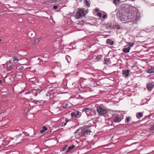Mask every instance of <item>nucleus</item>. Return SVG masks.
Listing matches in <instances>:
<instances>
[{"instance_id": "nucleus-25", "label": "nucleus", "mask_w": 154, "mask_h": 154, "mask_svg": "<svg viewBox=\"0 0 154 154\" xmlns=\"http://www.w3.org/2000/svg\"><path fill=\"white\" fill-rule=\"evenodd\" d=\"M120 0H113V3L115 5L117 4L118 3H119Z\"/></svg>"}, {"instance_id": "nucleus-15", "label": "nucleus", "mask_w": 154, "mask_h": 154, "mask_svg": "<svg viewBox=\"0 0 154 154\" xmlns=\"http://www.w3.org/2000/svg\"><path fill=\"white\" fill-rule=\"evenodd\" d=\"M130 47H128L127 48H124L123 49V51L125 53H128L129 52Z\"/></svg>"}, {"instance_id": "nucleus-13", "label": "nucleus", "mask_w": 154, "mask_h": 154, "mask_svg": "<svg viewBox=\"0 0 154 154\" xmlns=\"http://www.w3.org/2000/svg\"><path fill=\"white\" fill-rule=\"evenodd\" d=\"M16 69L18 72H21L23 71L24 68L23 66H20L17 67Z\"/></svg>"}, {"instance_id": "nucleus-32", "label": "nucleus", "mask_w": 154, "mask_h": 154, "mask_svg": "<svg viewBox=\"0 0 154 154\" xmlns=\"http://www.w3.org/2000/svg\"><path fill=\"white\" fill-rule=\"evenodd\" d=\"M31 101L32 102H34L35 103V104H37L38 103H39V100H36L35 101V100H31Z\"/></svg>"}, {"instance_id": "nucleus-14", "label": "nucleus", "mask_w": 154, "mask_h": 154, "mask_svg": "<svg viewBox=\"0 0 154 154\" xmlns=\"http://www.w3.org/2000/svg\"><path fill=\"white\" fill-rule=\"evenodd\" d=\"M106 43L107 44L112 45H113L114 42L113 41H111L109 39H107L106 40Z\"/></svg>"}, {"instance_id": "nucleus-50", "label": "nucleus", "mask_w": 154, "mask_h": 154, "mask_svg": "<svg viewBox=\"0 0 154 154\" xmlns=\"http://www.w3.org/2000/svg\"><path fill=\"white\" fill-rule=\"evenodd\" d=\"M28 78H32V77H29V76H28Z\"/></svg>"}, {"instance_id": "nucleus-4", "label": "nucleus", "mask_w": 154, "mask_h": 154, "mask_svg": "<svg viewBox=\"0 0 154 154\" xmlns=\"http://www.w3.org/2000/svg\"><path fill=\"white\" fill-rule=\"evenodd\" d=\"M145 126L148 127V129L151 131L154 130V123L152 122L151 120H148L145 123Z\"/></svg>"}, {"instance_id": "nucleus-21", "label": "nucleus", "mask_w": 154, "mask_h": 154, "mask_svg": "<svg viewBox=\"0 0 154 154\" xmlns=\"http://www.w3.org/2000/svg\"><path fill=\"white\" fill-rule=\"evenodd\" d=\"M29 80L31 82H34L36 80V78L34 77H32L31 78H28Z\"/></svg>"}, {"instance_id": "nucleus-41", "label": "nucleus", "mask_w": 154, "mask_h": 154, "mask_svg": "<svg viewBox=\"0 0 154 154\" xmlns=\"http://www.w3.org/2000/svg\"><path fill=\"white\" fill-rule=\"evenodd\" d=\"M107 15L106 14H103L102 16V17L103 19H105L106 18Z\"/></svg>"}, {"instance_id": "nucleus-7", "label": "nucleus", "mask_w": 154, "mask_h": 154, "mask_svg": "<svg viewBox=\"0 0 154 154\" xmlns=\"http://www.w3.org/2000/svg\"><path fill=\"white\" fill-rule=\"evenodd\" d=\"M124 116H116L112 120L114 122H117L119 123L121 120L123 119Z\"/></svg>"}, {"instance_id": "nucleus-23", "label": "nucleus", "mask_w": 154, "mask_h": 154, "mask_svg": "<svg viewBox=\"0 0 154 154\" xmlns=\"http://www.w3.org/2000/svg\"><path fill=\"white\" fill-rule=\"evenodd\" d=\"M84 2L85 3L86 5L88 7H89L90 4L89 3L87 0H85Z\"/></svg>"}, {"instance_id": "nucleus-8", "label": "nucleus", "mask_w": 154, "mask_h": 154, "mask_svg": "<svg viewBox=\"0 0 154 154\" xmlns=\"http://www.w3.org/2000/svg\"><path fill=\"white\" fill-rule=\"evenodd\" d=\"M146 85L147 89L149 91H150L152 90V87L154 86V82L147 84Z\"/></svg>"}, {"instance_id": "nucleus-27", "label": "nucleus", "mask_w": 154, "mask_h": 154, "mask_svg": "<svg viewBox=\"0 0 154 154\" xmlns=\"http://www.w3.org/2000/svg\"><path fill=\"white\" fill-rule=\"evenodd\" d=\"M131 119V118L130 116L127 117L125 120V122L127 123L129 122L130 120Z\"/></svg>"}, {"instance_id": "nucleus-51", "label": "nucleus", "mask_w": 154, "mask_h": 154, "mask_svg": "<svg viewBox=\"0 0 154 154\" xmlns=\"http://www.w3.org/2000/svg\"><path fill=\"white\" fill-rule=\"evenodd\" d=\"M82 0H79V2H82Z\"/></svg>"}, {"instance_id": "nucleus-48", "label": "nucleus", "mask_w": 154, "mask_h": 154, "mask_svg": "<svg viewBox=\"0 0 154 154\" xmlns=\"http://www.w3.org/2000/svg\"><path fill=\"white\" fill-rule=\"evenodd\" d=\"M2 81L0 79V84H2Z\"/></svg>"}, {"instance_id": "nucleus-49", "label": "nucleus", "mask_w": 154, "mask_h": 154, "mask_svg": "<svg viewBox=\"0 0 154 154\" xmlns=\"http://www.w3.org/2000/svg\"><path fill=\"white\" fill-rule=\"evenodd\" d=\"M86 79H85V80H84V81L83 82H82V83H84V82H85V81H86Z\"/></svg>"}, {"instance_id": "nucleus-55", "label": "nucleus", "mask_w": 154, "mask_h": 154, "mask_svg": "<svg viewBox=\"0 0 154 154\" xmlns=\"http://www.w3.org/2000/svg\"><path fill=\"white\" fill-rule=\"evenodd\" d=\"M37 94H35V96H37Z\"/></svg>"}, {"instance_id": "nucleus-58", "label": "nucleus", "mask_w": 154, "mask_h": 154, "mask_svg": "<svg viewBox=\"0 0 154 154\" xmlns=\"http://www.w3.org/2000/svg\"><path fill=\"white\" fill-rule=\"evenodd\" d=\"M85 85H87V84H85Z\"/></svg>"}, {"instance_id": "nucleus-47", "label": "nucleus", "mask_w": 154, "mask_h": 154, "mask_svg": "<svg viewBox=\"0 0 154 154\" xmlns=\"http://www.w3.org/2000/svg\"><path fill=\"white\" fill-rule=\"evenodd\" d=\"M66 123H66V122H65V123H64V126L66 125Z\"/></svg>"}, {"instance_id": "nucleus-1", "label": "nucleus", "mask_w": 154, "mask_h": 154, "mask_svg": "<svg viewBox=\"0 0 154 154\" xmlns=\"http://www.w3.org/2000/svg\"><path fill=\"white\" fill-rule=\"evenodd\" d=\"M85 15V11L83 9H82L76 12L75 17L76 19H78L80 18H82Z\"/></svg>"}, {"instance_id": "nucleus-31", "label": "nucleus", "mask_w": 154, "mask_h": 154, "mask_svg": "<svg viewBox=\"0 0 154 154\" xmlns=\"http://www.w3.org/2000/svg\"><path fill=\"white\" fill-rule=\"evenodd\" d=\"M97 16H98V17H102V13L100 12H99V13H98L97 14Z\"/></svg>"}, {"instance_id": "nucleus-53", "label": "nucleus", "mask_w": 154, "mask_h": 154, "mask_svg": "<svg viewBox=\"0 0 154 154\" xmlns=\"http://www.w3.org/2000/svg\"><path fill=\"white\" fill-rule=\"evenodd\" d=\"M146 117H147V116H145V119L146 118Z\"/></svg>"}, {"instance_id": "nucleus-28", "label": "nucleus", "mask_w": 154, "mask_h": 154, "mask_svg": "<svg viewBox=\"0 0 154 154\" xmlns=\"http://www.w3.org/2000/svg\"><path fill=\"white\" fill-rule=\"evenodd\" d=\"M13 60L14 61H18L19 60L18 58L17 57H16V56L13 57Z\"/></svg>"}, {"instance_id": "nucleus-43", "label": "nucleus", "mask_w": 154, "mask_h": 154, "mask_svg": "<svg viewBox=\"0 0 154 154\" xmlns=\"http://www.w3.org/2000/svg\"><path fill=\"white\" fill-rule=\"evenodd\" d=\"M44 101H44L43 100H41L39 101V103H44Z\"/></svg>"}, {"instance_id": "nucleus-39", "label": "nucleus", "mask_w": 154, "mask_h": 154, "mask_svg": "<svg viewBox=\"0 0 154 154\" xmlns=\"http://www.w3.org/2000/svg\"><path fill=\"white\" fill-rule=\"evenodd\" d=\"M57 5H54L53 6V8L55 10L57 8Z\"/></svg>"}, {"instance_id": "nucleus-33", "label": "nucleus", "mask_w": 154, "mask_h": 154, "mask_svg": "<svg viewBox=\"0 0 154 154\" xmlns=\"http://www.w3.org/2000/svg\"><path fill=\"white\" fill-rule=\"evenodd\" d=\"M134 44V43L133 42H130L129 43H128V45L129 46H130L131 47H132L133 46Z\"/></svg>"}, {"instance_id": "nucleus-37", "label": "nucleus", "mask_w": 154, "mask_h": 154, "mask_svg": "<svg viewBox=\"0 0 154 154\" xmlns=\"http://www.w3.org/2000/svg\"><path fill=\"white\" fill-rule=\"evenodd\" d=\"M68 58H70V57L68 56H66V59L67 60V61L69 63V61L68 60Z\"/></svg>"}, {"instance_id": "nucleus-45", "label": "nucleus", "mask_w": 154, "mask_h": 154, "mask_svg": "<svg viewBox=\"0 0 154 154\" xmlns=\"http://www.w3.org/2000/svg\"><path fill=\"white\" fill-rule=\"evenodd\" d=\"M95 11L96 12H98L99 11V9L97 8L96 9H95Z\"/></svg>"}, {"instance_id": "nucleus-60", "label": "nucleus", "mask_w": 154, "mask_h": 154, "mask_svg": "<svg viewBox=\"0 0 154 154\" xmlns=\"http://www.w3.org/2000/svg\"><path fill=\"white\" fill-rule=\"evenodd\" d=\"M50 154H54L53 153H51Z\"/></svg>"}, {"instance_id": "nucleus-19", "label": "nucleus", "mask_w": 154, "mask_h": 154, "mask_svg": "<svg viewBox=\"0 0 154 154\" xmlns=\"http://www.w3.org/2000/svg\"><path fill=\"white\" fill-rule=\"evenodd\" d=\"M103 57L102 55H98L96 57L95 59L97 60V61L100 60Z\"/></svg>"}, {"instance_id": "nucleus-35", "label": "nucleus", "mask_w": 154, "mask_h": 154, "mask_svg": "<svg viewBox=\"0 0 154 154\" xmlns=\"http://www.w3.org/2000/svg\"><path fill=\"white\" fill-rule=\"evenodd\" d=\"M108 61V60H107L106 58H104V64H107V62Z\"/></svg>"}, {"instance_id": "nucleus-61", "label": "nucleus", "mask_w": 154, "mask_h": 154, "mask_svg": "<svg viewBox=\"0 0 154 154\" xmlns=\"http://www.w3.org/2000/svg\"><path fill=\"white\" fill-rule=\"evenodd\" d=\"M153 117H154V115L153 116Z\"/></svg>"}, {"instance_id": "nucleus-59", "label": "nucleus", "mask_w": 154, "mask_h": 154, "mask_svg": "<svg viewBox=\"0 0 154 154\" xmlns=\"http://www.w3.org/2000/svg\"><path fill=\"white\" fill-rule=\"evenodd\" d=\"M147 51V50H146V51Z\"/></svg>"}, {"instance_id": "nucleus-44", "label": "nucleus", "mask_w": 154, "mask_h": 154, "mask_svg": "<svg viewBox=\"0 0 154 154\" xmlns=\"http://www.w3.org/2000/svg\"><path fill=\"white\" fill-rule=\"evenodd\" d=\"M69 120L67 118H66L65 119L66 122L67 123L69 121Z\"/></svg>"}, {"instance_id": "nucleus-38", "label": "nucleus", "mask_w": 154, "mask_h": 154, "mask_svg": "<svg viewBox=\"0 0 154 154\" xmlns=\"http://www.w3.org/2000/svg\"><path fill=\"white\" fill-rule=\"evenodd\" d=\"M54 1V2H61V0H53Z\"/></svg>"}, {"instance_id": "nucleus-12", "label": "nucleus", "mask_w": 154, "mask_h": 154, "mask_svg": "<svg viewBox=\"0 0 154 154\" xmlns=\"http://www.w3.org/2000/svg\"><path fill=\"white\" fill-rule=\"evenodd\" d=\"M128 6H125L124 8H123V10L125 12L128 14L130 12V8L128 7Z\"/></svg>"}, {"instance_id": "nucleus-2", "label": "nucleus", "mask_w": 154, "mask_h": 154, "mask_svg": "<svg viewBox=\"0 0 154 154\" xmlns=\"http://www.w3.org/2000/svg\"><path fill=\"white\" fill-rule=\"evenodd\" d=\"M83 111L85 112L88 116L93 115L95 114V111L94 110L87 107L84 108Z\"/></svg>"}, {"instance_id": "nucleus-17", "label": "nucleus", "mask_w": 154, "mask_h": 154, "mask_svg": "<svg viewBox=\"0 0 154 154\" xmlns=\"http://www.w3.org/2000/svg\"><path fill=\"white\" fill-rule=\"evenodd\" d=\"M146 72L148 73H152L154 72V67H152L151 69H149L146 70Z\"/></svg>"}, {"instance_id": "nucleus-6", "label": "nucleus", "mask_w": 154, "mask_h": 154, "mask_svg": "<svg viewBox=\"0 0 154 154\" xmlns=\"http://www.w3.org/2000/svg\"><path fill=\"white\" fill-rule=\"evenodd\" d=\"M84 128L83 127H81L76 130L75 132H74L75 135H78L79 136L82 137Z\"/></svg>"}, {"instance_id": "nucleus-30", "label": "nucleus", "mask_w": 154, "mask_h": 154, "mask_svg": "<svg viewBox=\"0 0 154 154\" xmlns=\"http://www.w3.org/2000/svg\"><path fill=\"white\" fill-rule=\"evenodd\" d=\"M109 28H110L111 29L114 28V26H112V23H109L108 26Z\"/></svg>"}, {"instance_id": "nucleus-29", "label": "nucleus", "mask_w": 154, "mask_h": 154, "mask_svg": "<svg viewBox=\"0 0 154 154\" xmlns=\"http://www.w3.org/2000/svg\"><path fill=\"white\" fill-rule=\"evenodd\" d=\"M114 29L116 28L117 29H121L120 26L119 25L118 26L116 25H114Z\"/></svg>"}, {"instance_id": "nucleus-20", "label": "nucleus", "mask_w": 154, "mask_h": 154, "mask_svg": "<svg viewBox=\"0 0 154 154\" xmlns=\"http://www.w3.org/2000/svg\"><path fill=\"white\" fill-rule=\"evenodd\" d=\"M143 116V114L141 112H138L137 114L136 115V116L138 118H140Z\"/></svg>"}, {"instance_id": "nucleus-5", "label": "nucleus", "mask_w": 154, "mask_h": 154, "mask_svg": "<svg viewBox=\"0 0 154 154\" xmlns=\"http://www.w3.org/2000/svg\"><path fill=\"white\" fill-rule=\"evenodd\" d=\"M97 110L99 114L102 115L106 114L108 112L107 110L100 106L97 107Z\"/></svg>"}, {"instance_id": "nucleus-22", "label": "nucleus", "mask_w": 154, "mask_h": 154, "mask_svg": "<svg viewBox=\"0 0 154 154\" xmlns=\"http://www.w3.org/2000/svg\"><path fill=\"white\" fill-rule=\"evenodd\" d=\"M25 104L27 105H29L30 106H31V103H31V102H30V101L27 100H26V101H25Z\"/></svg>"}, {"instance_id": "nucleus-24", "label": "nucleus", "mask_w": 154, "mask_h": 154, "mask_svg": "<svg viewBox=\"0 0 154 154\" xmlns=\"http://www.w3.org/2000/svg\"><path fill=\"white\" fill-rule=\"evenodd\" d=\"M139 154H144V149L143 148L139 151Z\"/></svg>"}, {"instance_id": "nucleus-40", "label": "nucleus", "mask_w": 154, "mask_h": 154, "mask_svg": "<svg viewBox=\"0 0 154 154\" xmlns=\"http://www.w3.org/2000/svg\"><path fill=\"white\" fill-rule=\"evenodd\" d=\"M49 3H52L54 2V1L53 0H49Z\"/></svg>"}, {"instance_id": "nucleus-18", "label": "nucleus", "mask_w": 154, "mask_h": 154, "mask_svg": "<svg viewBox=\"0 0 154 154\" xmlns=\"http://www.w3.org/2000/svg\"><path fill=\"white\" fill-rule=\"evenodd\" d=\"M13 65H10V66H8L7 70L8 71H10L13 69Z\"/></svg>"}, {"instance_id": "nucleus-52", "label": "nucleus", "mask_w": 154, "mask_h": 154, "mask_svg": "<svg viewBox=\"0 0 154 154\" xmlns=\"http://www.w3.org/2000/svg\"><path fill=\"white\" fill-rule=\"evenodd\" d=\"M145 62H146L147 63V61H146V60H145Z\"/></svg>"}, {"instance_id": "nucleus-34", "label": "nucleus", "mask_w": 154, "mask_h": 154, "mask_svg": "<svg viewBox=\"0 0 154 154\" xmlns=\"http://www.w3.org/2000/svg\"><path fill=\"white\" fill-rule=\"evenodd\" d=\"M39 42V39L38 38H36L35 39L33 42L35 43H38Z\"/></svg>"}, {"instance_id": "nucleus-57", "label": "nucleus", "mask_w": 154, "mask_h": 154, "mask_svg": "<svg viewBox=\"0 0 154 154\" xmlns=\"http://www.w3.org/2000/svg\"><path fill=\"white\" fill-rule=\"evenodd\" d=\"M1 39L0 38V42L1 41Z\"/></svg>"}, {"instance_id": "nucleus-46", "label": "nucleus", "mask_w": 154, "mask_h": 154, "mask_svg": "<svg viewBox=\"0 0 154 154\" xmlns=\"http://www.w3.org/2000/svg\"><path fill=\"white\" fill-rule=\"evenodd\" d=\"M50 94V93H48L47 94H46V96H48V95H49V94Z\"/></svg>"}, {"instance_id": "nucleus-26", "label": "nucleus", "mask_w": 154, "mask_h": 154, "mask_svg": "<svg viewBox=\"0 0 154 154\" xmlns=\"http://www.w3.org/2000/svg\"><path fill=\"white\" fill-rule=\"evenodd\" d=\"M68 146V145H65L64 146L62 147V150L61 151H64L66 148Z\"/></svg>"}, {"instance_id": "nucleus-3", "label": "nucleus", "mask_w": 154, "mask_h": 154, "mask_svg": "<svg viewBox=\"0 0 154 154\" xmlns=\"http://www.w3.org/2000/svg\"><path fill=\"white\" fill-rule=\"evenodd\" d=\"M24 134H20L15 136L13 139L17 141V143H21L23 139Z\"/></svg>"}, {"instance_id": "nucleus-16", "label": "nucleus", "mask_w": 154, "mask_h": 154, "mask_svg": "<svg viewBox=\"0 0 154 154\" xmlns=\"http://www.w3.org/2000/svg\"><path fill=\"white\" fill-rule=\"evenodd\" d=\"M75 146L74 145H72V146H69L67 149V150H66V152H69V151H70L72 149L74 148H75Z\"/></svg>"}, {"instance_id": "nucleus-11", "label": "nucleus", "mask_w": 154, "mask_h": 154, "mask_svg": "<svg viewBox=\"0 0 154 154\" xmlns=\"http://www.w3.org/2000/svg\"><path fill=\"white\" fill-rule=\"evenodd\" d=\"M122 72L123 75H125V77H127L129 75L130 70L129 69L123 70Z\"/></svg>"}, {"instance_id": "nucleus-42", "label": "nucleus", "mask_w": 154, "mask_h": 154, "mask_svg": "<svg viewBox=\"0 0 154 154\" xmlns=\"http://www.w3.org/2000/svg\"><path fill=\"white\" fill-rule=\"evenodd\" d=\"M45 132V131H44V130H43V129H42V130H40V132L41 133H43L44 132Z\"/></svg>"}, {"instance_id": "nucleus-10", "label": "nucleus", "mask_w": 154, "mask_h": 154, "mask_svg": "<svg viewBox=\"0 0 154 154\" xmlns=\"http://www.w3.org/2000/svg\"><path fill=\"white\" fill-rule=\"evenodd\" d=\"M91 132L88 129H87L86 128H84L82 136H86L88 134H90Z\"/></svg>"}, {"instance_id": "nucleus-9", "label": "nucleus", "mask_w": 154, "mask_h": 154, "mask_svg": "<svg viewBox=\"0 0 154 154\" xmlns=\"http://www.w3.org/2000/svg\"><path fill=\"white\" fill-rule=\"evenodd\" d=\"M79 114V112L78 111L74 110L71 113V116L72 118H76Z\"/></svg>"}, {"instance_id": "nucleus-56", "label": "nucleus", "mask_w": 154, "mask_h": 154, "mask_svg": "<svg viewBox=\"0 0 154 154\" xmlns=\"http://www.w3.org/2000/svg\"><path fill=\"white\" fill-rule=\"evenodd\" d=\"M31 106H32V104H31Z\"/></svg>"}, {"instance_id": "nucleus-54", "label": "nucleus", "mask_w": 154, "mask_h": 154, "mask_svg": "<svg viewBox=\"0 0 154 154\" xmlns=\"http://www.w3.org/2000/svg\"><path fill=\"white\" fill-rule=\"evenodd\" d=\"M132 143L131 145H132L134 143Z\"/></svg>"}, {"instance_id": "nucleus-36", "label": "nucleus", "mask_w": 154, "mask_h": 154, "mask_svg": "<svg viewBox=\"0 0 154 154\" xmlns=\"http://www.w3.org/2000/svg\"><path fill=\"white\" fill-rule=\"evenodd\" d=\"M42 129H43L44 131H46L48 129L45 126H43L42 127Z\"/></svg>"}]
</instances>
